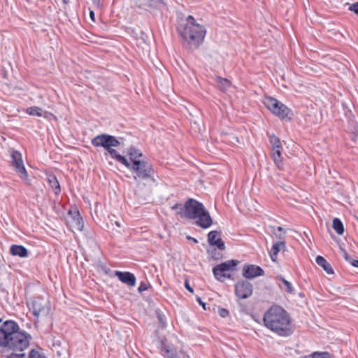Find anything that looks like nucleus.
I'll return each mask as SVG.
<instances>
[{
	"label": "nucleus",
	"mask_w": 358,
	"mask_h": 358,
	"mask_svg": "<svg viewBox=\"0 0 358 358\" xmlns=\"http://www.w3.org/2000/svg\"><path fill=\"white\" fill-rule=\"evenodd\" d=\"M178 32L182 39V45L187 49L193 50L203 43L206 29L197 23L193 16L188 15L185 22L180 23L178 27Z\"/></svg>",
	"instance_id": "f257e3e1"
},
{
	"label": "nucleus",
	"mask_w": 358,
	"mask_h": 358,
	"mask_svg": "<svg viewBox=\"0 0 358 358\" xmlns=\"http://www.w3.org/2000/svg\"><path fill=\"white\" fill-rule=\"evenodd\" d=\"M29 338L20 331L18 324L7 320L0 327V346L7 347L13 351L22 352L29 346Z\"/></svg>",
	"instance_id": "f03ea898"
},
{
	"label": "nucleus",
	"mask_w": 358,
	"mask_h": 358,
	"mask_svg": "<svg viewBox=\"0 0 358 358\" xmlns=\"http://www.w3.org/2000/svg\"><path fill=\"white\" fill-rule=\"evenodd\" d=\"M172 209L178 210L177 214L182 217L195 220L196 225L203 229H208L213 224L209 212L202 203L194 199H189L183 206L175 204Z\"/></svg>",
	"instance_id": "7ed1b4c3"
},
{
	"label": "nucleus",
	"mask_w": 358,
	"mask_h": 358,
	"mask_svg": "<svg viewBox=\"0 0 358 358\" xmlns=\"http://www.w3.org/2000/svg\"><path fill=\"white\" fill-rule=\"evenodd\" d=\"M265 326L282 336L292 334L291 321L288 313L279 306H271L264 314Z\"/></svg>",
	"instance_id": "20e7f679"
},
{
	"label": "nucleus",
	"mask_w": 358,
	"mask_h": 358,
	"mask_svg": "<svg viewBox=\"0 0 358 358\" xmlns=\"http://www.w3.org/2000/svg\"><path fill=\"white\" fill-rule=\"evenodd\" d=\"M120 140H122V138H119L118 139L114 136L103 134L93 138L91 141V143L94 147L103 148L111 158L116 159L118 162L124 166H128V160L113 148L121 145Z\"/></svg>",
	"instance_id": "39448f33"
},
{
	"label": "nucleus",
	"mask_w": 358,
	"mask_h": 358,
	"mask_svg": "<svg viewBox=\"0 0 358 358\" xmlns=\"http://www.w3.org/2000/svg\"><path fill=\"white\" fill-rule=\"evenodd\" d=\"M132 173L135 181L152 180L155 181V170L152 165L147 161H135L134 164H129L125 166Z\"/></svg>",
	"instance_id": "423d86ee"
},
{
	"label": "nucleus",
	"mask_w": 358,
	"mask_h": 358,
	"mask_svg": "<svg viewBox=\"0 0 358 358\" xmlns=\"http://www.w3.org/2000/svg\"><path fill=\"white\" fill-rule=\"evenodd\" d=\"M265 106L281 120H290L292 111L281 101L273 97L266 98Z\"/></svg>",
	"instance_id": "0eeeda50"
},
{
	"label": "nucleus",
	"mask_w": 358,
	"mask_h": 358,
	"mask_svg": "<svg viewBox=\"0 0 358 358\" xmlns=\"http://www.w3.org/2000/svg\"><path fill=\"white\" fill-rule=\"evenodd\" d=\"M238 264V260L231 259L214 266L213 273L215 279L223 282L225 278H231V273L236 270Z\"/></svg>",
	"instance_id": "6e6552de"
},
{
	"label": "nucleus",
	"mask_w": 358,
	"mask_h": 358,
	"mask_svg": "<svg viewBox=\"0 0 358 358\" xmlns=\"http://www.w3.org/2000/svg\"><path fill=\"white\" fill-rule=\"evenodd\" d=\"M34 317L38 318L40 316H46L49 314L50 306L47 298L38 296L31 302V307L29 308Z\"/></svg>",
	"instance_id": "1a4fd4ad"
},
{
	"label": "nucleus",
	"mask_w": 358,
	"mask_h": 358,
	"mask_svg": "<svg viewBox=\"0 0 358 358\" xmlns=\"http://www.w3.org/2000/svg\"><path fill=\"white\" fill-rule=\"evenodd\" d=\"M11 158L12 166L15 171L18 173L22 180H27L28 174L23 163L22 154L17 150H13L11 154Z\"/></svg>",
	"instance_id": "9d476101"
},
{
	"label": "nucleus",
	"mask_w": 358,
	"mask_h": 358,
	"mask_svg": "<svg viewBox=\"0 0 358 358\" xmlns=\"http://www.w3.org/2000/svg\"><path fill=\"white\" fill-rule=\"evenodd\" d=\"M252 285L247 280L239 281L235 285V294L239 299L249 298L252 294Z\"/></svg>",
	"instance_id": "9b49d317"
},
{
	"label": "nucleus",
	"mask_w": 358,
	"mask_h": 358,
	"mask_svg": "<svg viewBox=\"0 0 358 358\" xmlns=\"http://www.w3.org/2000/svg\"><path fill=\"white\" fill-rule=\"evenodd\" d=\"M264 270L259 266L250 264L246 265L243 269V275L248 279L264 275Z\"/></svg>",
	"instance_id": "f8f14e48"
},
{
	"label": "nucleus",
	"mask_w": 358,
	"mask_h": 358,
	"mask_svg": "<svg viewBox=\"0 0 358 358\" xmlns=\"http://www.w3.org/2000/svg\"><path fill=\"white\" fill-rule=\"evenodd\" d=\"M208 241L210 245L216 246L220 250H225L224 243L220 238V233L217 231H211L208 233Z\"/></svg>",
	"instance_id": "ddd939ff"
},
{
	"label": "nucleus",
	"mask_w": 358,
	"mask_h": 358,
	"mask_svg": "<svg viewBox=\"0 0 358 358\" xmlns=\"http://www.w3.org/2000/svg\"><path fill=\"white\" fill-rule=\"evenodd\" d=\"M115 275L117 276L122 282L129 286L132 287L136 285V277L133 273L130 272L115 271Z\"/></svg>",
	"instance_id": "4468645a"
},
{
	"label": "nucleus",
	"mask_w": 358,
	"mask_h": 358,
	"mask_svg": "<svg viewBox=\"0 0 358 358\" xmlns=\"http://www.w3.org/2000/svg\"><path fill=\"white\" fill-rule=\"evenodd\" d=\"M286 248L285 242L284 241H279L275 243L270 251V257L274 262L277 261L278 255L280 250H285Z\"/></svg>",
	"instance_id": "2eb2a0df"
},
{
	"label": "nucleus",
	"mask_w": 358,
	"mask_h": 358,
	"mask_svg": "<svg viewBox=\"0 0 358 358\" xmlns=\"http://www.w3.org/2000/svg\"><path fill=\"white\" fill-rule=\"evenodd\" d=\"M162 350L164 356L167 358H190L189 355L182 350L176 352L168 347H164Z\"/></svg>",
	"instance_id": "dca6fc26"
},
{
	"label": "nucleus",
	"mask_w": 358,
	"mask_h": 358,
	"mask_svg": "<svg viewBox=\"0 0 358 358\" xmlns=\"http://www.w3.org/2000/svg\"><path fill=\"white\" fill-rule=\"evenodd\" d=\"M10 253L13 256L27 257L28 256L27 249L20 245H13L10 248Z\"/></svg>",
	"instance_id": "f3484780"
},
{
	"label": "nucleus",
	"mask_w": 358,
	"mask_h": 358,
	"mask_svg": "<svg viewBox=\"0 0 358 358\" xmlns=\"http://www.w3.org/2000/svg\"><path fill=\"white\" fill-rule=\"evenodd\" d=\"M127 154L129 156V164H134L135 161L144 160L142 159L143 154L141 150L134 148V146H131L128 148Z\"/></svg>",
	"instance_id": "a211bd4d"
},
{
	"label": "nucleus",
	"mask_w": 358,
	"mask_h": 358,
	"mask_svg": "<svg viewBox=\"0 0 358 358\" xmlns=\"http://www.w3.org/2000/svg\"><path fill=\"white\" fill-rule=\"evenodd\" d=\"M316 263L326 271L328 274H333L334 270L331 264L322 256H317L315 259Z\"/></svg>",
	"instance_id": "6ab92c4d"
},
{
	"label": "nucleus",
	"mask_w": 358,
	"mask_h": 358,
	"mask_svg": "<svg viewBox=\"0 0 358 358\" xmlns=\"http://www.w3.org/2000/svg\"><path fill=\"white\" fill-rule=\"evenodd\" d=\"M27 113L29 115L37 117H47L48 112L44 111L41 108L38 106H31L27 109Z\"/></svg>",
	"instance_id": "aec40b11"
},
{
	"label": "nucleus",
	"mask_w": 358,
	"mask_h": 358,
	"mask_svg": "<svg viewBox=\"0 0 358 358\" xmlns=\"http://www.w3.org/2000/svg\"><path fill=\"white\" fill-rule=\"evenodd\" d=\"M48 182L50 185V187H52V189L54 190V192L55 194H59V192H61V188H60V185H59V183L56 178L55 176L54 175H50L48 176Z\"/></svg>",
	"instance_id": "412c9836"
},
{
	"label": "nucleus",
	"mask_w": 358,
	"mask_h": 358,
	"mask_svg": "<svg viewBox=\"0 0 358 358\" xmlns=\"http://www.w3.org/2000/svg\"><path fill=\"white\" fill-rule=\"evenodd\" d=\"M272 233L275 237L280 241H284L285 238L286 231L282 227H272Z\"/></svg>",
	"instance_id": "4be33fe9"
},
{
	"label": "nucleus",
	"mask_w": 358,
	"mask_h": 358,
	"mask_svg": "<svg viewBox=\"0 0 358 358\" xmlns=\"http://www.w3.org/2000/svg\"><path fill=\"white\" fill-rule=\"evenodd\" d=\"M333 228L339 235H342L344 233L343 224L341 220L338 218H334L333 220Z\"/></svg>",
	"instance_id": "5701e85b"
},
{
	"label": "nucleus",
	"mask_w": 358,
	"mask_h": 358,
	"mask_svg": "<svg viewBox=\"0 0 358 358\" xmlns=\"http://www.w3.org/2000/svg\"><path fill=\"white\" fill-rule=\"evenodd\" d=\"M148 6L154 9H161L165 6L163 0H148Z\"/></svg>",
	"instance_id": "b1692460"
},
{
	"label": "nucleus",
	"mask_w": 358,
	"mask_h": 358,
	"mask_svg": "<svg viewBox=\"0 0 358 358\" xmlns=\"http://www.w3.org/2000/svg\"><path fill=\"white\" fill-rule=\"evenodd\" d=\"M272 157L274 162L279 166L282 162V157L281 156L280 148L273 149Z\"/></svg>",
	"instance_id": "393cba45"
},
{
	"label": "nucleus",
	"mask_w": 358,
	"mask_h": 358,
	"mask_svg": "<svg viewBox=\"0 0 358 358\" xmlns=\"http://www.w3.org/2000/svg\"><path fill=\"white\" fill-rule=\"evenodd\" d=\"M270 143L272 145L273 149L281 148V143L278 137L275 136L274 134L270 136L269 137Z\"/></svg>",
	"instance_id": "a878e982"
},
{
	"label": "nucleus",
	"mask_w": 358,
	"mask_h": 358,
	"mask_svg": "<svg viewBox=\"0 0 358 358\" xmlns=\"http://www.w3.org/2000/svg\"><path fill=\"white\" fill-rule=\"evenodd\" d=\"M27 358H46V357L40 350L32 349L30 350Z\"/></svg>",
	"instance_id": "bb28decb"
},
{
	"label": "nucleus",
	"mask_w": 358,
	"mask_h": 358,
	"mask_svg": "<svg viewBox=\"0 0 358 358\" xmlns=\"http://www.w3.org/2000/svg\"><path fill=\"white\" fill-rule=\"evenodd\" d=\"M217 82L220 89L223 91L227 90L230 86V82L227 79L218 78Z\"/></svg>",
	"instance_id": "cd10ccee"
},
{
	"label": "nucleus",
	"mask_w": 358,
	"mask_h": 358,
	"mask_svg": "<svg viewBox=\"0 0 358 358\" xmlns=\"http://www.w3.org/2000/svg\"><path fill=\"white\" fill-rule=\"evenodd\" d=\"M310 356L311 358H332L331 355L327 352H315Z\"/></svg>",
	"instance_id": "c85d7f7f"
},
{
	"label": "nucleus",
	"mask_w": 358,
	"mask_h": 358,
	"mask_svg": "<svg viewBox=\"0 0 358 358\" xmlns=\"http://www.w3.org/2000/svg\"><path fill=\"white\" fill-rule=\"evenodd\" d=\"M74 222H76V228L78 230L81 231L83 228V218L80 217V213L78 212L77 215L74 217Z\"/></svg>",
	"instance_id": "c756f323"
},
{
	"label": "nucleus",
	"mask_w": 358,
	"mask_h": 358,
	"mask_svg": "<svg viewBox=\"0 0 358 358\" xmlns=\"http://www.w3.org/2000/svg\"><path fill=\"white\" fill-rule=\"evenodd\" d=\"M280 279L282 281V282L284 284V285L285 286V291L288 293H293L294 288H293L291 282H289V281H287L286 279H285L282 277H280Z\"/></svg>",
	"instance_id": "7c9ffc66"
},
{
	"label": "nucleus",
	"mask_w": 358,
	"mask_h": 358,
	"mask_svg": "<svg viewBox=\"0 0 358 358\" xmlns=\"http://www.w3.org/2000/svg\"><path fill=\"white\" fill-rule=\"evenodd\" d=\"M8 358H27L26 357L25 353H15L12 352L9 355H8Z\"/></svg>",
	"instance_id": "2f4dec72"
},
{
	"label": "nucleus",
	"mask_w": 358,
	"mask_h": 358,
	"mask_svg": "<svg viewBox=\"0 0 358 358\" xmlns=\"http://www.w3.org/2000/svg\"><path fill=\"white\" fill-rule=\"evenodd\" d=\"M148 289V286L147 283H145V282H141L138 288V292L141 293L142 292L145 291Z\"/></svg>",
	"instance_id": "473e14b6"
},
{
	"label": "nucleus",
	"mask_w": 358,
	"mask_h": 358,
	"mask_svg": "<svg viewBox=\"0 0 358 358\" xmlns=\"http://www.w3.org/2000/svg\"><path fill=\"white\" fill-rule=\"evenodd\" d=\"M342 255L343 257H344V259L350 262L351 264V262L353 260L352 259L350 255H348V253L345 250H342Z\"/></svg>",
	"instance_id": "72a5a7b5"
},
{
	"label": "nucleus",
	"mask_w": 358,
	"mask_h": 358,
	"mask_svg": "<svg viewBox=\"0 0 358 358\" xmlns=\"http://www.w3.org/2000/svg\"><path fill=\"white\" fill-rule=\"evenodd\" d=\"M219 314L222 317H226L229 315V311L225 308H220Z\"/></svg>",
	"instance_id": "f704fd0d"
},
{
	"label": "nucleus",
	"mask_w": 358,
	"mask_h": 358,
	"mask_svg": "<svg viewBox=\"0 0 358 358\" xmlns=\"http://www.w3.org/2000/svg\"><path fill=\"white\" fill-rule=\"evenodd\" d=\"M350 10L354 12L355 13L357 14L358 15V2L357 3H353L352 4L350 8H349Z\"/></svg>",
	"instance_id": "c9c22d12"
},
{
	"label": "nucleus",
	"mask_w": 358,
	"mask_h": 358,
	"mask_svg": "<svg viewBox=\"0 0 358 358\" xmlns=\"http://www.w3.org/2000/svg\"><path fill=\"white\" fill-rule=\"evenodd\" d=\"M158 319L159 322L162 324V326H165L164 316L160 314L158 315Z\"/></svg>",
	"instance_id": "e433bc0d"
},
{
	"label": "nucleus",
	"mask_w": 358,
	"mask_h": 358,
	"mask_svg": "<svg viewBox=\"0 0 358 358\" xmlns=\"http://www.w3.org/2000/svg\"><path fill=\"white\" fill-rule=\"evenodd\" d=\"M185 288L190 292H193L192 287L189 285V282L187 281H185Z\"/></svg>",
	"instance_id": "4c0bfd02"
},
{
	"label": "nucleus",
	"mask_w": 358,
	"mask_h": 358,
	"mask_svg": "<svg viewBox=\"0 0 358 358\" xmlns=\"http://www.w3.org/2000/svg\"><path fill=\"white\" fill-rule=\"evenodd\" d=\"M196 301H198V303H199L200 305H201V306H202V307L203 308V309H205V310H206V303H203V302L201 301V298H200V297H197Z\"/></svg>",
	"instance_id": "58836bf2"
},
{
	"label": "nucleus",
	"mask_w": 358,
	"mask_h": 358,
	"mask_svg": "<svg viewBox=\"0 0 358 358\" xmlns=\"http://www.w3.org/2000/svg\"><path fill=\"white\" fill-rule=\"evenodd\" d=\"M90 18H91V20H92V21H94V20H94L95 15H94V12L93 10H90Z\"/></svg>",
	"instance_id": "ea45409f"
},
{
	"label": "nucleus",
	"mask_w": 358,
	"mask_h": 358,
	"mask_svg": "<svg viewBox=\"0 0 358 358\" xmlns=\"http://www.w3.org/2000/svg\"><path fill=\"white\" fill-rule=\"evenodd\" d=\"M351 264H352L353 266L358 268V260H352V261L351 262Z\"/></svg>",
	"instance_id": "a19ab883"
},
{
	"label": "nucleus",
	"mask_w": 358,
	"mask_h": 358,
	"mask_svg": "<svg viewBox=\"0 0 358 358\" xmlns=\"http://www.w3.org/2000/svg\"><path fill=\"white\" fill-rule=\"evenodd\" d=\"M216 250H214L213 252H212V257L214 258V259H217L218 257H217L215 255H216Z\"/></svg>",
	"instance_id": "79ce46f5"
},
{
	"label": "nucleus",
	"mask_w": 358,
	"mask_h": 358,
	"mask_svg": "<svg viewBox=\"0 0 358 358\" xmlns=\"http://www.w3.org/2000/svg\"><path fill=\"white\" fill-rule=\"evenodd\" d=\"M187 238L192 240V241H194V243H197L198 242L196 238H194L188 236Z\"/></svg>",
	"instance_id": "37998d69"
},
{
	"label": "nucleus",
	"mask_w": 358,
	"mask_h": 358,
	"mask_svg": "<svg viewBox=\"0 0 358 358\" xmlns=\"http://www.w3.org/2000/svg\"><path fill=\"white\" fill-rule=\"evenodd\" d=\"M299 358H311V356L310 355L308 356H302V357H300Z\"/></svg>",
	"instance_id": "c03bdc74"
},
{
	"label": "nucleus",
	"mask_w": 358,
	"mask_h": 358,
	"mask_svg": "<svg viewBox=\"0 0 358 358\" xmlns=\"http://www.w3.org/2000/svg\"><path fill=\"white\" fill-rule=\"evenodd\" d=\"M64 3H66L67 1L66 0H62Z\"/></svg>",
	"instance_id": "a18cd8bd"
},
{
	"label": "nucleus",
	"mask_w": 358,
	"mask_h": 358,
	"mask_svg": "<svg viewBox=\"0 0 358 358\" xmlns=\"http://www.w3.org/2000/svg\"><path fill=\"white\" fill-rule=\"evenodd\" d=\"M1 322V320H0V322Z\"/></svg>",
	"instance_id": "49530a36"
}]
</instances>
